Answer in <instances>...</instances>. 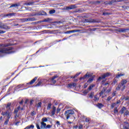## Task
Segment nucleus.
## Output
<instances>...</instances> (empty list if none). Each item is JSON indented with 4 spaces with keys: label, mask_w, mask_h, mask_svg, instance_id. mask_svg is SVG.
Masks as SVG:
<instances>
[{
    "label": "nucleus",
    "mask_w": 129,
    "mask_h": 129,
    "mask_svg": "<svg viewBox=\"0 0 129 129\" xmlns=\"http://www.w3.org/2000/svg\"><path fill=\"white\" fill-rule=\"evenodd\" d=\"M49 118V117H48ZM48 118L46 117L42 118V122H41V126L40 127V125L39 124L36 123V127L37 129H50L52 127V125L47 124L45 123L47 122L48 121Z\"/></svg>",
    "instance_id": "f257e3e1"
},
{
    "label": "nucleus",
    "mask_w": 129,
    "mask_h": 129,
    "mask_svg": "<svg viewBox=\"0 0 129 129\" xmlns=\"http://www.w3.org/2000/svg\"><path fill=\"white\" fill-rule=\"evenodd\" d=\"M126 83H127V81L126 80L122 79L119 83L116 90L123 91V90L125 89V84H126Z\"/></svg>",
    "instance_id": "f03ea898"
},
{
    "label": "nucleus",
    "mask_w": 129,
    "mask_h": 129,
    "mask_svg": "<svg viewBox=\"0 0 129 129\" xmlns=\"http://www.w3.org/2000/svg\"><path fill=\"white\" fill-rule=\"evenodd\" d=\"M12 47H7L5 48H0V56H2V54H11L12 53Z\"/></svg>",
    "instance_id": "7ed1b4c3"
},
{
    "label": "nucleus",
    "mask_w": 129,
    "mask_h": 129,
    "mask_svg": "<svg viewBox=\"0 0 129 129\" xmlns=\"http://www.w3.org/2000/svg\"><path fill=\"white\" fill-rule=\"evenodd\" d=\"M73 114H74V111L73 110H68L64 113V115L66 116L67 119H69Z\"/></svg>",
    "instance_id": "20e7f679"
},
{
    "label": "nucleus",
    "mask_w": 129,
    "mask_h": 129,
    "mask_svg": "<svg viewBox=\"0 0 129 129\" xmlns=\"http://www.w3.org/2000/svg\"><path fill=\"white\" fill-rule=\"evenodd\" d=\"M121 76H124V74H118L117 75L114 79L112 84L113 85H115V84H116L118 81V80H116V78H119V77H121Z\"/></svg>",
    "instance_id": "39448f33"
},
{
    "label": "nucleus",
    "mask_w": 129,
    "mask_h": 129,
    "mask_svg": "<svg viewBox=\"0 0 129 129\" xmlns=\"http://www.w3.org/2000/svg\"><path fill=\"white\" fill-rule=\"evenodd\" d=\"M0 29H3V30H8L10 29L9 26L7 25V24H4L2 22L0 23Z\"/></svg>",
    "instance_id": "423d86ee"
},
{
    "label": "nucleus",
    "mask_w": 129,
    "mask_h": 129,
    "mask_svg": "<svg viewBox=\"0 0 129 129\" xmlns=\"http://www.w3.org/2000/svg\"><path fill=\"white\" fill-rule=\"evenodd\" d=\"M23 22H34V21H36V18H24L22 19Z\"/></svg>",
    "instance_id": "0eeeda50"
},
{
    "label": "nucleus",
    "mask_w": 129,
    "mask_h": 129,
    "mask_svg": "<svg viewBox=\"0 0 129 129\" xmlns=\"http://www.w3.org/2000/svg\"><path fill=\"white\" fill-rule=\"evenodd\" d=\"M110 75V73H106V74H104V75H102L101 77H100L98 78V80L99 81L101 79H104L106 77H108Z\"/></svg>",
    "instance_id": "6e6552de"
},
{
    "label": "nucleus",
    "mask_w": 129,
    "mask_h": 129,
    "mask_svg": "<svg viewBox=\"0 0 129 129\" xmlns=\"http://www.w3.org/2000/svg\"><path fill=\"white\" fill-rule=\"evenodd\" d=\"M120 100H117L116 103H113L111 104V108H114L115 106L118 107L119 104H120Z\"/></svg>",
    "instance_id": "1a4fd4ad"
},
{
    "label": "nucleus",
    "mask_w": 129,
    "mask_h": 129,
    "mask_svg": "<svg viewBox=\"0 0 129 129\" xmlns=\"http://www.w3.org/2000/svg\"><path fill=\"white\" fill-rule=\"evenodd\" d=\"M86 23H97V21H96V19H88L85 20Z\"/></svg>",
    "instance_id": "9d476101"
},
{
    "label": "nucleus",
    "mask_w": 129,
    "mask_h": 129,
    "mask_svg": "<svg viewBox=\"0 0 129 129\" xmlns=\"http://www.w3.org/2000/svg\"><path fill=\"white\" fill-rule=\"evenodd\" d=\"M35 5V2L31 1L30 2H26L24 3L25 6H34Z\"/></svg>",
    "instance_id": "9b49d317"
},
{
    "label": "nucleus",
    "mask_w": 129,
    "mask_h": 129,
    "mask_svg": "<svg viewBox=\"0 0 129 129\" xmlns=\"http://www.w3.org/2000/svg\"><path fill=\"white\" fill-rule=\"evenodd\" d=\"M37 79H38V77H35L33 80H32L30 83H27V84H34V83H35V82H36V80H37Z\"/></svg>",
    "instance_id": "f8f14e48"
},
{
    "label": "nucleus",
    "mask_w": 129,
    "mask_h": 129,
    "mask_svg": "<svg viewBox=\"0 0 129 129\" xmlns=\"http://www.w3.org/2000/svg\"><path fill=\"white\" fill-rule=\"evenodd\" d=\"M18 7H20V4H12L9 7V9H12V8H18Z\"/></svg>",
    "instance_id": "ddd939ff"
},
{
    "label": "nucleus",
    "mask_w": 129,
    "mask_h": 129,
    "mask_svg": "<svg viewBox=\"0 0 129 129\" xmlns=\"http://www.w3.org/2000/svg\"><path fill=\"white\" fill-rule=\"evenodd\" d=\"M55 112H56V108L55 106H53V110L51 111V116H53V115H55Z\"/></svg>",
    "instance_id": "4468645a"
},
{
    "label": "nucleus",
    "mask_w": 129,
    "mask_h": 129,
    "mask_svg": "<svg viewBox=\"0 0 129 129\" xmlns=\"http://www.w3.org/2000/svg\"><path fill=\"white\" fill-rule=\"evenodd\" d=\"M125 110H126V108L125 107H123L120 111L121 114H123V113H124V111H125Z\"/></svg>",
    "instance_id": "2eb2a0df"
},
{
    "label": "nucleus",
    "mask_w": 129,
    "mask_h": 129,
    "mask_svg": "<svg viewBox=\"0 0 129 129\" xmlns=\"http://www.w3.org/2000/svg\"><path fill=\"white\" fill-rule=\"evenodd\" d=\"M105 91H106V88H103L102 90L99 93L100 96H101V95H102V94H103Z\"/></svg>",
    "instance_id": "dca6fc26"
},
{
    "label": "nucleus",
    "mask_w": 129,
    "mask_h": 129,
    "mask_svg": "<svg viewBox=\"0 0 129 129\" xmlns=\"http://www.w3.org/2000/svg\"><path fill=\"white\" fill-rule=\"evenodd\" d=\"M11 105H12V103H8L6 105V108L8 110L11 109Z\"/></svg>",
    "instance_id": "f3484780"
},
{
    "label": "nucleus",
    "mask_w": 129,
    "mask_h": 129,
    "mask_svg": "<svg viewBox=\"0 0 129 129\" xmlns=\"http://www.w3.org/2000/svg\"><path fill=\"white\" fill-rule=\"evenodd\" d=\"M121 99H122V100H123V99H124L126 101L128 100V101L129 102V97L127 96L126 97L124 96L121 97Z\"/></svg>",
    "instance_id": "a211bd4d"
},
{
    "label": "nucleus",
    "mask_w": 129,
    "mask_h": 129,
    "mask_svg": "<svg viewBox=\"0 0 129 129\" xmlns=\"http://www.w3.org/2000/svg\"><path fill=\"white\" fill-rule=\"evenodd\" d=\"M16 15V13H9L5 15V17H13V16H15Z\"/></svg>",
    "instance_id": "6ab92c4d"
},
{
    "label": "nucleus",
    "mask_w": 129,
    "mask_h": 129,
    "mask_svg": "<svg viewBox=\"0 0 129 129\" xmlns=\"http://www.w3.org/2000/svg\"><path fill=\"white\" fill-rule=\"evenodd\" d=\"M43 22H47L48 23H51V22H52V19H50V18L45 19Z\"/></svg>",
    "instance_id": "aec40b11"
},
{
    "label": "nucleus",
    "mask_w": 129,
    "mask_h": 129,
    "mask_svg": "<svg viewBox=\"0 0 129 129\" xmlns=\"http://www.w3.org/2000/svg\"><path fill=\"white\" fill-rule=\"evenodd\" d=\"M127 30H128L127 29L121 28V29H119V32H120V33H122V32L127 31Z\"/></svg>",
    "instance_id": "412c9836"
},
{
    "label": "nucleus",
    "mask_w": 129,
    "mask_h": 129,
    "mask_svg": "<svg viewBox=\"0 0 129 129\" xmlns=\"http://www.w3.org/2000/svg\"><path fill=\"white\" fill-rule=\"evenodd\" d=\"M93 96H94V92H92L89 95V97L92 99L93 98Z\"/></svg>",
    "instance_id": "4be33fe9"
},
{
    "label": "nucleus",
    "mask_w": 129,
    "mask_h": 129,
    "mask_svg": "<svg viewBox=\"0 0 129 129\" xmlns=\"http://www.w3.org/2000/svg\"><path fill=\"white\" fill-rule=\"evenodd\" d=\"M96 106H97V107H98V108H102V107H103V104H101V103H98L96 105Z\"/></svg>",
    "instance_id": "5701e85b"
},
{
    "label": "nucleus",
    "mask_w": 129,
    "mask_h": 129,
    "mask_svg": "<svg viewBox=\"0 0 129 129\" xmlns=\"http://www.w3.org/2000/svg\"><path fill=\"white\" fill-rule=\"evenodd\" d=\"M39 16H47V13L45 12L44 11H41L39 13Z\"/></svg>",
    "instance_id": "b1692460"
},
{
    "label": "nucleus",
    "mask_w": 129,
    "mask_h": 129,
    "mask_svg": "<svg viewBox=\"0 0 129 129\" xmlns=\"http://www.w3.org/2000/svg\"><path fill=\"white\" fill-rule=\"evenodd\" d=\"M9 112H10V111L7 110L6 112H2L1 114H2V115H3V116H5V115L7 116Z\"/></svg>",
    "instance_id": "393cba45"
},
{
    "label": "nucleus",
    "mask_w": 129,
    "mask_h": 129,
    "mask_svg": "<svg viewBox=\"0 0 129 129\" xmlns=\"http://www.w3.org/2000/svg\"><path fill=\"white\" fill-rule=\"evenodd\" d=\"M70 7L71 8V10H74V9L77 8V6H76V5H72L70 6Z\"/></svg>",
    "instance_id": "a878e982"
},
{
    "label": "nucleus",
    "mask_w": 129,
    "mask_h": 129,
    "mask_svg": "<svg viewBox=\"0 0 129 129\" xmlns=\"http://www.w3.org/2000/svg\"><path fill=\"white\" fill-rule=\"evenodd\" d=\"M7 119H10V118H11V116H12V112H9L8 114H7Z\"/></svg>",
    "instance_id": "bb28decb"
},
{
    "label": "nucleus",
    "mask_w": 129,
    "mask_h": 129,
    "mask_svg": "<svg viewBox=\"0 0 129 129\" xmlns=\"http://www.w3.org/2000/svg\"><path fill=\"white\" fill-rule=\"evenodd\" d=\"M79 30H73L71 31H69V33H77V32H80Z\"/></svg>",
    "instance_id": "cd10ccee"
},
{
    "label": "nucleus",
    "mask_w": 129,
    "mask_h": 129,
    "mask_svg": "<svg viewBox=\"0 0 129 129\" xmlns=\"http://www.w3.org/2000/svg\"><path fill=\"white\" fill-rule=\"evenodd\" d=\"M94 100V101H98V100H99V98L97 97V95H95Z\"/></svg>",
    "instance_id": "c85d7f7f"
},
{
    "label": "nucleus",
    "mask_w": 129,
    "mask_h": 129,
    "mask_svg": "<svg viewBox=\"0 0 129 129\" xmlns=\"http://www.w3.org/2000/svg\"><path fill=\"white\" fill-rule=\"evenodd\" d=\"M55 13H56V11L55 10L49 11V14L50 15H53V14H55Z\"/></svg>",
    "instance_id": "c756f323"
},
{
    "label": "nucleus",
    "mask_w": 129,
    "mask_h": 129,
    "mask_svg": "<svg viewBox=\"0 0 129 129\" xmlns=\"http://www.w3.org/2000/svg\"><path fill=\"white\" fill-rule=\"evenodd\" d=\"M36 111H32V112H31V116H34L36 115Z\"/></svg>",
    "instance_id": "7c9ffc66"
},
{
    "label": "nucleus",
    "mask_w": 129,
    "mask_h": 129,
    "mask_svg": "<svg viewBox=\"0 0 129 129\" xmlns=\"http://www.w3.org/2000/svg\"><path fill=\"white\" fill-rule=\"evenodd\" d=\"M9 121H10V119H7L4 122L5 125H8V123H9Z\"/></svg>",
    "instance_id": "2f4dec72"
},
{
    "label": "nucleus",
    "mask_w": 129,
    "mask_h": 129,
    "mask_svg": "<svg viewBox=\"0 0 129 129\" xmlns=\"http://www.w3.org/2000/svg\"><path fill=\"white\" fill-rule=\"evenodd\" d=\"M124 115H129V111L128 110H125V112L124 113Z\"/></svg>",
    "instance_id": "473e14b6"
},
{
    "label": "nucleus",
    "mask_w": 129,
    "mask_h": 129,
    "mask_svg": "<svg viewBox=\"0 0 129 129\" xmlns=\"http://www.w3.org/2000/svg\"><path fill=\"white\" fill-rule=\"evenodd\" d=\"M86 78H88V73H87L84 77H83V79H86Z\"/></svg>",
    "instance_id": "72a5a7b5"
},
{
    "label": "nucleus",
    "mask_w": 129,
    "mask_h": 129,
    "mask_svg": "<svg viewBox=\"0 0 129 129\" xmlns=\"http://www.w3.org/2000/svg\"><path fill=\"white\" fill-rule=\"evenodd\" d=\"M117 112H118V110H117V107H115L114 109V113L115 114H116V113H117Z\"/></svg>",
    "instance_id": "f704fd0d"
},
{
    "label": "nucleus",
    "mask_w": 129,
    "mask_h": 129,
    "mask_svg": "<svg viewBox=\"0 0 129 129\" xmlns=\"http://www.w3.org/2000/svg\"><path fill=\"white\" fill-rule=\"evenodd\" d=\"M93 78H94V77H92L91 78H90L87 82H92V81H93Z\"/></svg>",
    "instance_id": "c9c22d12"
},
{
    "label": "nucleus",
    "mask_w": 129,
    "mask_h": 129,
    "mask_svg": "<svg viewBox=\"0 0 129 129\" xmlns=\"http://www.w3.org/2000/svg\"><path fill=\"white\" fill-rule=\"evenodd\" d=\"M109 15H110V13L107 12H104L103 13V16H109Z\"/></svg>",
    "instance_id": "e433bc0d"
},
{
    "label": "nucleus",
    "mask_w": 129,
    "mask_h": 129,
    "mask_svg": "<svg viewBox=\"0 0 129 129\" xmlns=\"http://www.w3.org/2000/svg\"><path fill=\"white\" fill-rule=\"evenodd\" d=\"M51 105H52V104H51V103H49L47 107V109H48V110L50 109Z\"/></svg>",
    "instance_id": "4c0bfd02"
},
{
    "label": "nucleus",
    "mask_w": 129,
    "mask_h": 129,
    "mask_svg": "<svg viewBox=\"0 0 129 129\" xmlns=\"http://www.w3.org/2000/svg\"><path fill=\"white\" fill-rule=\"evenodd\" d=\"M56 78H58V75H56L55 76H53L52 78H51L52 80H55Z\"/></svg>",
    "instance_id": "58836bf2"
},
{
    "label": "nucleus",
    "mask_w": 129,
    "mask_h": 129,
    "mask_svg": "<svg viewBox=\"0 0 129 129\" xmlns=\"http://www.w3.org/2000/svg\"><path fill=\"white\" fill-rule=\"evenodd\" d=\"M18 112H19V110L17 108L15 109L14 113L17 114H18Z\"/></svg>",
    "instance_id": "ea45409f"
},
{
    "label": "nucleus",
    "mask_w": 129,
    "mask_h": 129,
    "mask_svg": "<svg viewBox=\"0 0 129 129\" xmlns=\"http://www.w3.org/2000/svg\"><path fill=\"white\" fill-rule=\"evenodd\" d=\"M72 83H70L68 85V88H72Z\"/></svg>",
    "instance_id": "a19ab883"
},
{
    "label": "nucleus",
    "mask_w": 129,
    "mask_h": 129,
    "mask_svg": "<svg viewBox=\"0 0 129 129\" xmlns=\"http://www.w3.org/2000/svg\"><path fill=\"white\" fill-rule=\"evenodd\" d=\"M50 81H51V83H53V84H55V83H56V80H52V79H50Z\"/></svg>",
    "instance_id": "79ce46f5"
},
{
    "label": "nucleus",
    "mask_w": 129,
    "mask_h": 129,
    "mask_svg": "<svg viewBox=\"0 0 129 129\" xmlns=\"http://www.w3.org/2000/svg\"><path fill=\"white\" fill-rule=\"evenodd\" d=\"M42 84V82L40 81L35 86H40Z\"/></svg>",
    "instance_id": "37998d69"
},
{
    "label": "nucleus",
    "mask_w": 129,
    "mask_h": 129,
    "mask_svg": "<svg viewBox=\"0 0 129 129\" xmlns=\"http://www.w3.org/2000/svg\"><path fill=\"white\" fill-rule=\"evenodd\" d=\"M112 99V97L109 96L107 99V101H110V100Z\"/></svg>",
    "instance_id": "c03bdc74"
},
{
    "label": "nucleus",
    "mask_w": 129,
    "mask_h": 129,
    "mask_svg": "<svg viewBox=\"0 0 129 129\" xmlns=\"http://www.w3.org/2000/svg\"><path fill=\"white\" fill-rule=\"evenodd\" d=\"M72 85L73 87H76L77 84L75 83H72Z\"/></svg>",
    "instance_id": "a18cd8bd"
},
{
    "label": "nucleus",
    "mask_w": 129,
    "mask_h": 129,
    "mask_svg": "<svg viewBox=\"0 0 129 129\" xmlns=\"http://www.w3.org/2000/svg\"><path fill=\"white\" fill-rule=\"evenodd\" d=\"M41 105H42V103L39 102L37 104V107H41Z\"/></svg>",
    "instance_id": "49530a36"
},
{
    "label": "nucleus",
    "mask_w": 129,
    "mask_h": 129,
    "mask_svg": "<svg viewBox=\"0 0 129 129\" xmlns=\"http://www.w3.org/2000/svg\"><path fill=\"white\" fill-rule=\"evenodd\" d=\"M33 102H34V100H33V99L31 100L30 101V105H32V104H33Z\"/></svg>",
    "instance_id": "de8ad7c7"
},
{
    "label": "nucleus",
    "mask_w": 129,
    "mask_h": 129,
    "mask_svg": "<svg viewBox=\"0 0 129 129\" xmlns=\"http://www.w3.org/2000/svg\"><path fill=\"white\" fill-rule=\"evenodd\" d=\"M83 127V125L82 124H80L79 126V129H82V128Z\"/></svg>",
    "instance_id": "09e8293b"
},
{
    "label": "nucleus",
    "mask_w": 129,
    "mask_h": 129,
    "mask_svg": "<svg viewBox=\"0 0 129 129\" xmlns=\"http://www.w3.org/2000/svg\"><path fill=\"white\" fill-rule=\"evenodd\" d=\"M93 88V86H90L88 88L89 90H91L92 88Z\"/></svg>",
    "instance_id": "8fccbe9b"
},
{
    "label": "nucleus",
    "mask_w": 129,
    "mask_h": 129,
    "mask_svg": "<svg viewBox=\"0 0 129 129\" xmlns=\"http://www.w3.org/2000/svg\"><path fill=\"white\" fill-rule=\"evenodd\" d=\"M80 74V73L76 74V75L75 76H74V78H76V77H77V76H78Z\"/></svg>",
    "instance_id": "3c124183"
},
{
    "label": "nucleus",
    "mask_w": 129,
    "mask_h": 129,
    "mask_svg": "<svg viewBox=\"0 0 129 129\" xmlns=\"http://www.w3.org/2000/svg\"><path fill=\"white\" fill-rule=\"evenodd\" d=\"M5 33H6L5 31L0 30V34H5Z\"/></svg>",
    "instance_id": "603ef678"
},
{
    "label": "nucleus",
    "mask_w": 129,
    "mask_h": 129,
    "mask_svg": "<svg viewBox=\"0 0 129 129\" xmlns=\"http://www.w3.org/2000/svg\"><path fill=\"white\" fill-rule=\"evenodd\" d=\"M60 110H61V109H60V108H57L56 110L57 113H58V112H60Z\"/></svg>",
    "instance_id": "864d4df0"
},
{
    "label": "nucleus",
    "mask_w": 129,
    "mask_h": 129,
    "mask_svg": "<svg viewBox=\"0 0 129 129\" xmlns=\"http://www.w3.org/2000/svg\"><path fill=\"white\" fill-rule=\"evenodd\" d=\"M66 10H71V8L70 6L66 7Z\"/></svg>",
    "instance_id": "5fc2aeb1"
},
{
    "label": "nucleus",
    "mask_w": 129,
    "mask_h": 129,
    "mask_svg": "<svg viewBox=\"0 0 129 129\" xmlns=\"http://www.w3.org/2000/svg\"><path fill=\"white\" fill-rule=\"evenodd\" d=\"M91 76H92V74H89L88 73V77H91Z\"/></svg>",
    "instance_id": "6e6d98bb"
},
{
    "label": "nucleus",
    "mask_w": 129,
    "mask_h": 129,
    "mask_svg": "<svg viewBox=\"0 0 129 129\" xmlns=\"http://www.w3.org/2000/svg\"><path fill=\"white\" fill-rule=\"evenodd\" d=\"M115 94H116V91H114L112 94V96H115Z\"/></svg>",
    "instance_id": "4d7b16f0"
},
{
    "label": "nucleus",
    "mask_w": 129,
    "mask_h": 129,
    "mask_svg": "<svg viewBox=\"0 0 129 129\" xmlns=\"http://www.w3.org/2000/svg\"><path fill=\"white\" fill-rule=\"evenodd\" d=\"M121 129H129V128L126 126H123V128H121Z\"/></svg>",
    "instance_id": "13d9d810"
},
{
    "label": "nucleus",
    "mask_w": 129,
    "mask_h": 129,
    "mask_svg": "<svg viewBox=\"0 0 129 129\" xmlns=\"http://www.w3.org/2000/svg\"><path fill=\"white\" fill-rule=\"evenodd\" d=\"M110 91H111V90H110V89H109L107 90L106 91V92L107 93H109V92H110Z\"/></svg>",
    "instance_id": "bf43d9fd"
},
{
    "label": "nucleus",
    "mask_w": 129,
    "mask_h": 129,
    "mask_svg": "<svg viewBox=\"0 0 129 129\" xmlns=\"http://www.w3.org/2000/svg\"><path fill=\"white\" fill-rule=\"evenodd\" d=\"M86 122H89V118H86Z\"/></svg>",
    "instance_id": "052dcab7"
},
{
    "label": "nucleus",
    "mask_w": 129,
    "mask_h": 129,
    "mask_svg": "<svg viewBox=\"0 0 129 129\" xmlns=\"http://www.w3.org/2000/svg\"><path fill=\"white\" fill-rule=\"evenodd\" d=\"M28 102H29V99H26V100H25V103H28Z\"/></svg>",
    "instance_id": "680f3d73"
},
{
    "label": "nucleus",
    "mask_w": 129,
    "mask_h": 129,
    "mask_svg": "<svg viewBox=\"0 0 129 129\" xmlns=\"http://www.w3.org/2000/svg\"><path fill=\"white\" fill-rule=\"evenodd\" d=\"M56 124H58V125H60V121H56Z\"/></svg>",
    "instance_id": "e2e57ef3"
},
{
    "label": "nucleus",
    "mask_w": 129,
    "mask_h": 129,
    "mask_svg": "<svg viewBox=\"0 0 129 129\" xmlns=\"http://www.w3.org/2000/svg\"><path fill=\"white\" fill-rule=\"evenodd\" d=\"M24 102V100H22L21 102H19L20 104H22Z\"/></svg>",
    "instance_id": "0e129e2a"
},
{
    "label": "nucleus",
    "mask_w": 129,
    "mask_h": 129,
    "mask_svg": "<svg viewBox=\"0 0 129 129\" xmlns=\"http://www.w3.org/2000/svg\"><path fill=\"white\" fill-rule=\"evenodd\" d=\"M95 4H100V1H97V2H95Z\"/></svg>",
    "instance_id": "69168bd1"
},
{
    "label": "nucleus",
    "mask_w": 129,
    "mask_h": 129,
    "mask_svg": "<svg viewBox=\"0 0 129 129\" xmlns=\"http://www.w3.org/2000/svg\"><path fill=\"white\" fill-rule=\"evenodd\" d=\"M87 87V84H85L84 85V88H86Z\"/></svg>",
    "instance_id": "338daca9"
},
{
    "label": "nucleus",
    "mask_w": 129,
    "mask_h": 129,
    "mask_svg": "<svg viewBox=\"0 0 129 129\" xmlns=\"http://www.w3.org/2000/svg\"><path fill=\"white\" fill-rule=\"evenodd\" d=\"M18 116H19L18 115V114H16L15 116V118H17V117H18Z\"/></svg>",
    "instance_id": "774afa93"
}]
</instances>
